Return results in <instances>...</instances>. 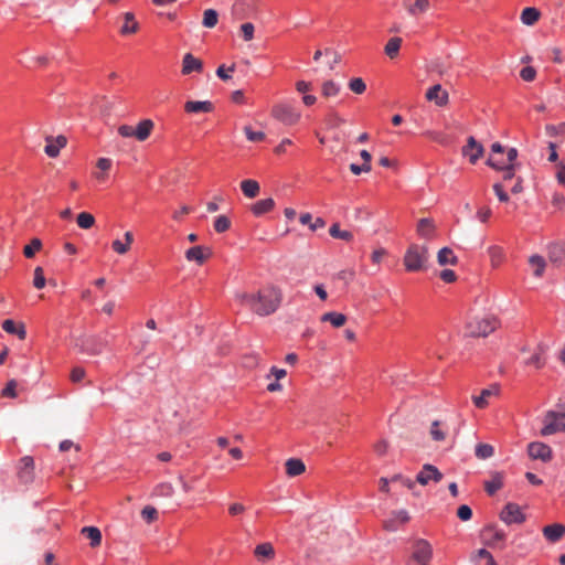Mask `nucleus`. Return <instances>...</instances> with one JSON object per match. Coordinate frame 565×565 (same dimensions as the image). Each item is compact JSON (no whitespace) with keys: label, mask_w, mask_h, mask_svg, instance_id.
<instances>
[{"label":"nucleus","mask_w":565,"mask_h":565,"mask_svg":"<svg viewBox=\"0 0 565 565\" xmlns=\"http://www.w3.org/2000/svg\"><path fill=\"white\" fill-rule=\"evenodd\" d=\"M244 132L250 142H260L266 138L263 131H254L250 126H245Z\"/></svg>","instance_id":"obj_52"},{"label":"nucleus","mask_w":565,"mask_h":565,"mask_svg":"<svg viewBox=\"0 0 565 565\" xmlns=\"http://www.w3.org/2000/svg\"><path fill=\"white\" fill-rule=\"evenodd\" d=\"M321 90L324 97H333L340 93V85L331 79L326 81L322 84Z\"/></svg>","instance_id":"obj_47"},{"label":"nucleus","mask_w":565,"mask_h":565,"mask_svg":"<svg viewBox=\"0 0 565 565\" xmlns=\"http://www.w3.org/2000/svg\"><path fill=\"white\" fill-rule=\"evenodd\" d=\"M174 493V489L171 483L163 482L156 487L154 494L159 497H171Z\"/></svg>","instance_id":"obj_54"},{"label":"nucleus","mask_w":565,"mask_h":565,"mask_svg":"<svg viewBox=\"0 0 565 565\" xmlns=\"http://www.w3.org/2000/svg\"><path fill=\"white\" fill-rule=\"evenodd\" d=\"M153 121L151 119L141 120L135 128V138L139 141L147 140L153 129Z\"/></svg>","instance_id":"obj_27"},{"label":"nucleus","mask_w":565,"mask_h":565,"mask_svg":"<svg viewBox=\"0 0 565 565\" xmlns=\"http://www.w3.org/2000/svg\"><path fill=\"white\" fill-rule=\"evenodd\" d=\"M211 249L201 245L189 248L185 252V258L189 262H195L198 265H202L211 256Z\"/></svg>","instance_id":"obj_18"},{"label":"nucleus","mask_w":565,"mask_h":565,"mask_svg":"<svg viewBox=\"0 0 565 565\" xmlns=\"http://www.w3.org/2000/svg\"><path fill=\"white\" fill-rule=\"evenodd\" d=\"M271 116L287 126L296 125L300 119V113L288 104H277L271 108Z\"/></svg>","instance_id":"obj_5"},{"label":"nucleus","mask_w":565,"mask_h":565,"mask_svg":"<svg viewBox=\"0 0 565 565\" xmlns=\"http://www.w3.org/2000/svg\"><path fill=\"white\" fill-rule=\"evenodd\" d=\"M556 170V179L558 183L565 185V164L563 162H558Z\"/></svg>","instance_id":"obj_64"},{"label":"nucleus","mask_w":565,"mask_h":565,"mask_svg":"<svg viewBox=\"0 0 565 565\" xmlns=\"http://www.w3.org/2000/svg\"><path fill=\"white\" fill-rule=\"evenodd\" d=\"M241 189H242L243 193L247 198H250V199L257 196L258 193H259V184H258V182L255 181V180H252V179H247V180L242 181Z\"/></svg>","instance_id":"obj_39"},{"label":"nucleus","mask_w":565,"mask_h":565,"mask_svg":"<svg viewBox=\"0 0 565 565\" xmlns=\"http://www.w3.org/2000/svg\"><path fill=\"white\" fill-rule=\"evenodd\" d=\"M541 17V12L533 7H527L521 12V21L525 25H534Z\"/></svg>","instance_id":"obj_33"},{"label":"nucleus","mask_w":565,"mask_h":565,"mask_svg":"<svg viewBox=\"0 0 565 565\" xmlns=\"http://www.w3.org/2000/svg\"><path fill=\"white\" fill-rule=\"evenodd\" d=\"M254 31H255V28H254V24L250 23V22H246L244 24L241 25V32H242V36L245 41H250L253 40L254 38Z\"/></svg>","instance_id":"obj_56"},{"label":"nucleus","mask_w":565,"mask_h":565,"mask_svg":"<svg viewBox=\"0 0 565 565\" xmlns=\"http://www.w3.org/2000/svg\"><path fill=\"white\" fill-rule=\"evenodd\" d=\"M445 424L440 420H434L429 428V436L434 441H445L447 437Z\"/></svg>","instance_id":"obj_31"},{"label":"nucleus","mask_w":565,"mask_h":565,"mask_svg":"<svg viewBox=\"0 0 565 565\" xmlns=\"http://www.w3.org/2000/svg\"><path fill=\"white\" fill-rule=\"evenodd\" d=\"M542 436H550L565 430V413L548 411L543 419Z\"/></svg>","instance_id":"obj_4"},{"label":"nucleus","mask_w":565,"mask_h":565,"mask_svg":"<svg viewBox=\"0 0 565 565\" xmlns=\"http://www.w3.org/2000/svg\"><path fill=\"white\" fill-rule=\"evenodd\" d=\"M235 70V65H232L230 66L228 68H225L224 65H221L217 67L216 70V75L223 79V81H227L231 78V73H233Z\"/></svg>","instance_id":"obj_61"},{"label":"nucleus","mask_w":565,"mask_h":565,"mask_svg":"<svg viewBox=\"0 0 565 565\" xmlns=\"http://www.w3.org/2000/svg\"><path fill=\"white\" fill-rule=\"evenodd\" d=\"M498 395H499V386L491 385L490 387L482 390L480 395H473L472 402L477 408L483 409V408L488 407V405L490 404V399Z\"/></svg>","instance_id":"obj_16"},{"label":"nucleus","mask_w":565,"mask_h":565,"mask_svg":"<svg viewBox=\"0 0 565 565\" xmlns=\"http://www.w3.org/2000/svg\"><path fill=\"white\" fill-rule=\"evenodd\" d=\"M141 516L147 523H151L157 520L158 511L151 505H147L141 511Z\"/></svg>","instance_id":"obj_55"},{"label":"nucleus","mask_w":565,"mask_h":565,"mask_svg":"<svg viewBox=\"0 0 565 565\" xmlns=\"http://www.w3.org/2000/svg\"><path fill=\"white\" fill-rule=\"evenodd\" d=\"M500 519L505 524L522 523L525 520L521 508L515 503H508L500 513Z\"/></svg>","instance_id":"obj_9"},{"label":"nucleus","mask_w":565,"mask_h":565,"mask_svg":"<svg viewBox=\"0 0 565 565\" xmlns=\"http://www.w3.org/2000/svg\"><path fill=\"white\" fill-rule=\"evenodd\" d=\"M254 556L258 562L265 563L273 561L276 556V551L270 542H264L254 548Z\"/></svg>","instance_id":"obj_20"},{"label":"nucleus","mask_w":565,"mask_h":565,"mask_svg":"<svg viewBox=\"0 0 565 565\" xmlns=\"http://www.w3.org/2000/svg\"><path fill=\"white\" fill-rule=\"evenodd\" d=\"M203 72V62L195 57L191 53H185L182 58V75L186 76L192 73H202Z\"/></svg>","instance_id":"obj_14"},{"label":"nucleus","mask_w":565,"mask_h":565,"mask_svg":"<svg viewBox=\"0 0 565 565\" xmlns=\"http://www.w3.org/2000/svg\"><path fill=\"white\" fill-rule=\"evenodd\" d=\"M520 76L525 82H532L536 76V71L532 66H525L521 70Z\"/></svg>","instance_id":"obj_57"},{"label":"nucleus","mask_w":565,"mask_h":565,"mask_svg":"<svg viewBox=\"0 0 565 565\" xmlns=\"http://www.w3.org/2000/svg\"><path fill=\"white\" fill-rule=\"evenodd\" d=\"M348 86L354 94L358 95H361L366 90V84L361 77L351 78Z\"/></svg>","instance_id":"obj_49"},{"label":"nucleus","mask_w":565,"mask_h":565,"mask_svg":"<svg viewBox=\"0 0 565 565\" xmlns=\"http://www.w3.org/2000/svg\"><path fill=\"white\" fill-rule=\"evenodd\" d=\"M15 388H17L15 380L9 381L7 386L2 390V396L14 398L17 396Z\"/></svg>","instance_id":"obj_60"},{"label":"nucleus","mask_w":565,"mask_h":565,"mask_svg":"<svg viewBox=\"0 0 565 565\" xmlns=\"http://www.w3.org/2000/svg\"><path fill=\"white\" fill-rule=\"evenodd\" d=\"M402 42H403L402 38H398V36L391 38L384 47L385 54L392 60L395 58L398 55Z\"/></svg>","instance_id":"obj_38"},{"label":"nucleus","mask_w":565,"mask_h":565,"mask_svg":"<svg viewBox=\"0 0 565 565\" xmlns=\"http://www.w3.org/2000/svg\"><path fill=\"white\" fill-rule=\"evenodd\" d=\"M42 248V242L40 238H32L29 245H25L23 248V254L26 258H33L36 252H40Z\"/></svg>","instance_id":"obj_45"},{"label":"nucleus","mask_w":565,"mask_h":565,"mask_svg":"<svg viewBox=\"0 0 565 565\" xmlns=\"http://www.w3.org/2000/svg\"><path fill=\"white\" fill-rule=\"evenodd\" d=\"M392 518L395 519L396 523H407L409 521V514L406 510H398L392 512Z\"/></svg>","instance_id":"obj_62"},{"label":"nucleus","mask_w":565,"mask_h":565,"mask_svg":"<svg viewBox=\"0 0 565 565\" xmlns=\"http://www.w3.org/2000/svg\"><path fill=\"white\" fill-rule=\"evenodd\" d=\"M45 141L46 146L44 148V152L50 158H56L60 154L61 149H63L67 143L66 137L62 135L57 137L47 136Z\"/></svg>","instance_id":"obj_13"},{"label":"nucleus","mask_w":565,"mask_h":565,"mask_svg":"<svg viewBox=\"0 0 565 565\" xmlns=\"http://www.w3.org/2000/svg\"><path fill=\"white\" fill-rule=\"evenodd\" d=\"M502 479L499 476H495L493 479L486 481L484 489L488 494L493 495L498 490L502 488Z\"/></svg>","instance_id":"obj_50"},{"label":"nucleus","mask_w":565,"mask_h":565,"mask_svg":"<svg viewBox=\"0 0 565 565\" xmlns=\"http://www.w3.org/2000/svg\"><path fill=\"white\" fill-rule=\"evenodd\" d=\"M547 257L555 267L565 265V243L556 242L547 246Z\"/></svg>","instance_id":"obj_11"},{"label":"nucleus","mask_w":565,"mask_h":565,"mask_svg":"<svg viewBox=\"0 0 565 565\" xmlns=\"http://www.w3.org/2000/svg\"><path fill=\"white\" fill-rule=\"evenodd\" d=\"M77 225L83 230H88L95 224V217L88 212H82L76 218Z\"/></svg>","instance_id":"obj_46"},{"label":"nucleus","mask_w":565,"mask_h":565,"mask_svg":"<svg viewBox=\"0 0 565 565\" xmlns=\"http://www.w3.org/2000/svg\"><path fill=\"white\" fill-rule=\"evenodd\" d=\"M484 152V148L473 137L467 139V145L462 147V154L469 158L470 163L475 164Z\"/></svg>","instance_id":"obj_12"},{"label":"nucleus","mask_w":565,"mask_h":565,"mask_svg":"<svg viewBox=\"0 0 565 565\" xmlns=\"http://www.w3.org/2000/svg\"><path fill=\"white\" fill-rule=\"evenodd\" d=\"M529 264L533 268V275L537 278L542 277L544 275V270L546 267V262L544 257L540 255H532L529 258Z\"/></svg>","instance_id":"obj_36"},{"label":"nucleus","mask_w":565,"mask_h":565,"mask_svg":"<svg viewBox=\"0 0 565 565\" xmlns=\"http://www.w3.org/2000/svg\"><path fill=\"white\" fill-rule=\"evenodd\" d=\"M392 482H401L404 487H406L408 490L413 491L414 495H418L417 492H415V481L401 475L396 473L391 478Z\"/></svg>","instance_id":"obj_48"},{"label":"nucleus","mask_w":565,"mask_h":565,"mask_svg":"<svg viewBox=\"0 0 565 565\" xmlns=\"http://www.w3.org/2000/svg\"><path fill=\"white\" fill-rule=\"evenodd\" d=\"M124 20H125V23L122 24V26L120 29V33L122 35L134 34L138 31L139 23L136 21L134 13L126 12L124 14Z\"/></svg>","instance_id":"obj_32"},{"label":"nucleus","mask_w":565,"mask_h":565,"mask_svg":"<svg viewBox=\"0 0 565 565\" xmlns=\"http://www.w3.org/2000/svg\"><path fill=\"white\" fill-rule=\"evenodd\" d=\"M449 70H450V64L443 62V61H436L433 65V71L440 76L446 75Z\"/></svg>","instance_id":"obj_59"},{"label":"nucleus","mask_w":565,"mask_h":565,"mask_svg":"<svg viewBox=\"0 0 565 565\" xmlns=\"http://www.w3.org/2000/svg\"><path fill=\"white\" fill-rule=\"evenodd\" d=\"M564 534H565V526L559 523H554V524L546 525L545 527H543V535L550 542L559 541Z\"/></svg>","instance_id":"obj_26"},{"label":"nucleus","mask_w":565,"mask_h":565,"mask_svg":"<svg viewBox=\"0 0 565 565\" xmlns=\"http://www.w3.org/2000/svg\"><path fill=\"white\" fill-rule=\"evenodd\" d=\"M428 248L425 245L412 244L405 252L403 264L411 273L423 271L427 268Z\"/></svg>","instance_id":"obj_2"},{"label":"nucleus","mask_w":565,"mask_h":565,"mask_svg":"<svg viewBox=\"0 0 565 565\" xmlns=\"http://www.w3.org/2000/svg\"><path fill=\"white\" fill-rule=\"evenodd\" d=\"M433 556L431 545L423 539L417 540L413 545L412 557L417 563H427Z\"/></svg>","instance_id":"obj_8"},{"label":"nucleus","mask_w":565,"mask_h":565,"mask_svg":"<svg viewBox=\"0 0 565 565\" xmlns=\"http://www.w3.org/2000/svg\"><path fill=\"white\" fill-rule=\"evenodd\" d=\"M487 164L494 170L503 171V180L504 181H509L514 178L515 164H505L504 160H495L492 156H490L488 158Z\"/></svg>","instance_id":"obj_23"},{"label":"nucleus","mask_w":565,"mask_h":565,"mask_svg":"<svg viewBox=\"0 0 565 565\" xmlns=\"http://www.w3.org/2000/svg\"><path fill=\"white\" fill-rule=\"evenodd\" d=\"M124 242L121 239H115L111 243L113 250L118 255H125L130 250L131 244L134 243V234L128 231L124 234Z\"/></svg>","instance_id":"obj_25"},{"label":"nucleus","mask_w":565,"mask_h":565,"mask_svg":"<svg viewBox=\"0 0 565 565\" xmlns=\"http://www.w3.org/2000/svg\"><path fill=\"white\" fill-rule=\"evenodd\" d=\"M426 99L434 102L437 106L443 107L448 104L449 95L441 85L436 84L426 92Z\"/></svg>","instance_id":"obj_17"},{"label":"nucleus","mask_w":565,"mask_h":565,"mask_svg":"<svg viewBox=\"0 0 565 565\" xmlns=\"http://www.w3.org/2000/svg\"><path fill=\"white\" fill-rule=\"evenodd\" d=\"M437 262L440 266L456 265L458 259L452 249L448 247L441 248L437 254Z\"/></svg>","instance_id":"obj_35"},{"label":"nucleus","mask_w":565,"mask_h":565,"mask_svg":"<svg viewBox=\"0 0 565 565\" xmlns=\"http://www.w3.org/2000/svg\"><path fill=\"white\" fill-rule=\"evenodd\" d=\"M275 206V201L271 198L259 200L254 203L250 207V211L255 216H262L268 212H270Z\"/></svg>","instance_id":"obj_29"},{"label":"nucleus","mask_w":565,"mask_h":565,"mask_svg":"<svg viewBox=\"0 0 565 565\" xmlns=\"http://www.w3.org/2000/svg\"><path fill=\"white\" fill-rule=\"evenodd\" d=\"M417 234L423 238H431L435 232V224L431 218H420L416 227Z\"/></svg>","instance_id":"obj_28"},{"label":"nucleus","mask_w":565,"mask_h":565,"mask_svg":"<svg viewBox=\"0 0 565 565\" xmlns=\"http://www.w3.org/2000/svg\"><path fill=\"white\" fill-rule=\"evenodd\" d=\"M444 478V475L434 465L426 463L423 466L420 471L416 476L415 483L418 482L420 486H428L429 483H439Z\"/></svg>","instance_id":"obj_6"},{"label":"nucleus","mask_w":565,"mask_h":565,"mask_svg":"<svg viewBox=\"0 0 565 565\" xmlns=\"http://www.w3.org/2000/svg\"><path fill=\"white\" fill-rule=\"evenodd\" d=\"M184 110L188 114L211 113L214 110V105L210 100H188L184 104Z\"/></svg>","instance_id":"obj_22"},{"label":"nucleus","mask_w":565,"mask_h":565,"mask_svg":"<svg viewBox=\"0 0 565 565\" xmlns=\"http://www.w3.org/2000/svg\"><path fill=\"white\" fill-rule=\"evenodd\" d=\"M218 21V14L214 9H206L203 12V20L202 24L205 28L212 29L217 24Z\"/></svg>","instance_id":"obj_44"},{"label":"nucleus","mask_w":565,"mask_h":565,"mask_svg":"<svg viewBox=\"0 0 565 565\" xmlns=\"http://www.w3.org/2000/svg\"><path fill=\"white\" fill-rule=\"evenodd\" d=\"M546 347L543 344H537L534 352L526 359H524V364L527 366H533L537 370L542 369L545 365L546 359Z\"/></svg>","instance_id":"obj_19"},{"label":"nucleus","mask_w":565,"mask_h":565,"mask_svg":"<svg viewBox=\"0 0 565 565\" xmlns=\"http://www.w3.org/2000/svg\"><path fill=\"white\" fill-rule=\"evenodd\" d=\"M105 347H106V341L100 340V339L99 340L92 339L86 342L84 351L87 352L88 354L97 355L103 352Z\"/></svg>","instance_id":"obj_40"},{"label":"nucleus","mask_w":565,"mask_h":565,"mask_svg":"<svg viewBox=\"0 0 565 565\" xmlns=\"http://www.w3.org/2000/svg\"><path fill=\"white\" fill-rule=\"evenodd\" d=\"M404 9L406 12L413 17L417 18L424 13H426L430 8V1L429 0H415L414 2L404 1L403 2Z\"/></svg>","instance_id":"obj_21"},{"label":"nucleus","mask_w":565,"mask_h":565,"mask_svg":"<svg viewBox=\"0 0 565 565\" xmlns=\"http://www.w3.org/2000/svg\"><path fill=\"white\" fill-rule=\"evenodd\" d=\"M286 473L289 477H297L305 472L306 466L302 460L297 458H290L285 463Z\"/></svg>","instance_id":"obj_30"},{"label":"nucleus","mask_w":565,"mask_h":565,"mask_svg":"<svg viewBox=\"0 0 565 565\" xmlns=\"http://www.w3.org/2000/svg\"><path fill=\"white\" fill-rule=\"evenodd\" d=\"M236 300L259 317H267L278 310L282 301L281 289L266 285L256 292L236 294Z\"/></svg>","instance_id":"obj_1"},{"label":"nucleus","mask_w":565,"mask_h":565,"mask_svg":"<svg viewBox=\"0 0 565 565\" xmlns=\"http://www.w3.org/2000/svg\"><path fill=\"white\" fill-rule=\"evenodd\" d=\"M482 537L487 545L493 547L505 540V533L503 530L498 529L495 525H487L482 530Z\"/></svg>","instance_id":"obj_15"},{"label":"nucleus","mask_w":565,"mask_h":565,"mask_svg":"<svg viewBox=\"0 0 565 565\" xmlns=\"http://www.w3.org/2000/svg\"><path fill=\"white\" fill-rule=\"evenodd\" d=\"M81 533L85 535L90 541L92 547H97L102 543V532L96 526H85L82 529Z\"/></svg>","instance_id":"obj_34"},{"label":"nucleus","mask_w":565,"mask_h":565,"mask_svg":"<svg viewBox=\"0 0 565 565\" xmlns=\"http://www.w3.org/2000/svg\"><path fill=\"white\" fill-rule=\"evenodd\" d=\"M457 516L461 520V521H469L472 516V510L470 507L466 505V504H462L458 508L457 510Z\"/></svg>","instance_id":"obj_58"},{"label":"nucleus","mask_w":565,"mask_h":565,"mask_svg":"<svg viewBox=\"0 0 565 565\" xmlns=\"http://www.w3.org/2000/svg\"><path fill=\"white\" fill-rule=\"evenodd\" d=\"M499 326L497 318L492 315L473 317L467 324V333L470 337H487Z\"/></svg>","instance_id":"obj_3"},{"label":"nucleus","mask_w":565,"mask_h":565,"mask_svg":"<svg viewBox=\"0 0 565 565\" xmlns=\"http://www.w3.org/2000/svg\"><path fill=\"white\" fill-rule=\"evenodd\" d=\"M231 226V221L227 216L225 215H220L215 218V222H214V230L217 232V233H224L226 232Z\"/></svg>","instance_id":"obj_53"},{"label":"nucleus","mask_w":565,"mask_h":565,"mask_svg":"<svg viewBox=\"0 0 565 565\" xmlns=\"http://www.w3.org/2000/svg\"><path fill=\"white\" fill-rule=\"evenodd\" d=\"M493 190L500 202H508L509 195L504 191V186L501 183H494Z\"/></svg>","instance_id":"obj_63"},{"label":"nucleus","mask_w":565,"mask_h":565,"mask_svg":"<svg viewBox=\"0 0 565 565\" xmlns=\"http://www.w3.org/2000/svg\"><path fill=\"white\" fill-rule=\"evenodd\" d=\"M45 285L46 279L44 277V270L42 267L38 266L34 268L33 286L36 289H43Z\"/></svg>","instance_id":"obj_51"},{"label":"nucleus","mask_w":565,"mask_h":565,"mask_svg":"<svg viewBox=\"0 0 565 565\" xmlns=\"http://www.w3.org/2000/svg\"><path fill=\"white\" fill-rule=\"evenodd\" d=\"M527 454L532 459H539L544 462L551 461L553 457L552 448L541 441L530 443L527 446Z\"/></svg>","instance_id":"obj_7"},{"label":"nucleus","mask_w":565,"mask_h":565,"mask_svg":"<svg viewBox=\"0 0 565 565\" xmlns=\"http://www.w3.org/2000/svg\"><path fill=\"white\" fill-rule=\"evenodd\" d=\"M320 319L322 322H330L335 328L342 327L347 321V317L343 313L335 311L326 312Z\"/></svg>","instance_id":"obj_37"},{"label":"nucleus","mask_w":565,"mask_h":565,"mask_svg":"<svg viewBox=\"0 0 565 565\" xmlns=\"http://www.w3.org/2000/svg\"><path fill=\"white\" fill-rule=\"evenodd\" d=\"M18 478L22 483H30L34 479V460L30 456L20 459L18 468Z\"/></svg>","instance_id":"obj_10"},{"label":"nucleus","mask_w":565,"mask_h":565,"mask_svg":"<svg viewBox=\"0 0 565 565\" xmlns=\"http://www.w3.org/2000/svg\"><path fill=\"white\" fill-rule=\"evenodd\" d=\"M1 326L7 333L17 335L20 340H24L26 337L25 326L22 322H15L11 319H7Z\"/></svg>","instance_id":"obj_24"},{"label":"nucleus","mask_w":565,"mask_h":565,"mask_svg":"<svg viewBox=\"0 0 565 565\" xmlns=\"http://www.w3.org/2000/svg\"><path fill=\"white\" fill-rule=\"evenodd\" d=\"M488 254H489L492 267L500 266L502 264V262L504 260V252L499 246H490L488 248Z\"/></svg>","instance_id":"obj_41"},{"label":"nucleus","mask_w":565,"mask_h":565,"mask_svg":"<svg viewBox=\"0 0 565 565\" xmlns=\"http://www.w3.org/2000/svg\"><path fill=\"white\" fill-rule=\"evenodd\" d=\"M494 454V448L490 444H478L475 449V455L478 459L484 460L491 458Z\"/></svg>","instance_id":"obj_43"},{"label":"nucleus","mask_w":565,"mask_h":565,"mask_svg":"<svg viewBox=\"0 0 565 565\" xmlns=\"http://www.w3.org/2000/svg\"><path fill=\"white\" fill-rule=\"evenodd\" d=\"M329 234L337 239H342L345 242H350L353 239V234L350 231L341 230L338 223H334L329 228Z\"/></svg>","instance_id":"obj_42"}]
</instances>
